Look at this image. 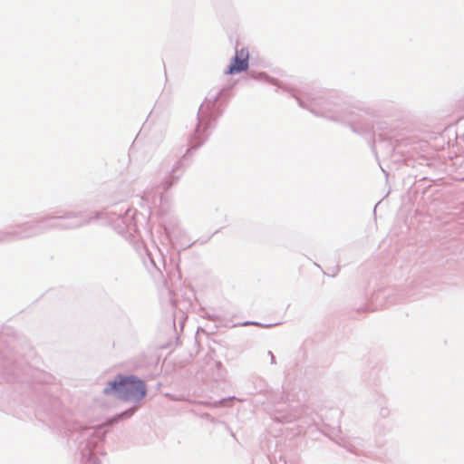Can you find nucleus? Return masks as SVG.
Returning <instances> with one entry per match:
<instances>
[{
	"mask_svg": "<svg viewBox=\"0 0 464 464\" xmlns=\"http://www.w3.org/2000/svg\"><path fill=\"white\" fill-rule=\"evenodd\" d=\"M116 392L123 401H140L146 395L144 382L135 376L118 375L114 381L110 382L104 389L105 394Z\"/></svg>",
	"mask_w": 464,
	"mask_h": 464,
	"instance_id": "f257e3e1",
	"label": "nucleus"
},
{
	"mask_svg": "<svg viewBox=\"0 0 464 464\" xmlns=\"http://www.w3.org/2000/svg\"><path fill=\"white\" fill-rule=\"evenodd\" d=\"M249 52L247 48H241L236 51L231 64L226 71L227 74H236L248 69Z\"/></svg>",
	"mask_w": 464,
	"mask_h": 464,
	"instance_id": "f03ea898",
	"label": "nucleus"
}]
</instances>
